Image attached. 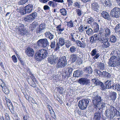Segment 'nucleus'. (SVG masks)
Here are the masks:
<instances>
[{
    "instance_id": "1",
    "label": "nucleus",
    "mask_w": 120,
    "mask_h": 120,
    "mask_svg": "<svg viewBox=\"0 0 120 120\" xmlns=\"http://www.w3.org/2000/svg\"><path fill=\"white\" fill-rule=\"evenodd\" d=\"M113 56L110 58L108 63L109 67H114L120 65V55L117 52H113Z\"/></svg>"
},
{
    "instance_id": "2",
    "label": "nucleus",
    "mask_w": 120,
    "mask_h": 120,
    "mask_svg": "<svg viewBox=\"0 0 120 120\" xmlns=\"http://www.w3.org/2000/svg\"><path fill=\"white\" fill-rule=\"evenodd\" d=\"M48 50L45 49L39 50L35 55V58L38 61H40L46 58L48 55Z\"/></svg>"
},
{
    "instance_id": "3",
    "label": "nucleus",
    "mask_w": 120,
    "mask_h": 120,
    "mask_svg": "<svg viewBox=\"0 0 120 120\" xmlns=\"http://www.w3.org/2000/svg\"><path fill=\"white\" fill-rule=\"evenodd\" d=\"M67 64L66 57L64 56H63L59 58L56 66L57 68H61L65 67Z\"/></svg>"
},
{
    "instance_id": "4",
    "label": "nucleus",
    "mask_w": 120,
    "mask_h": 120,
    "mask_svg": "<svg viewBox=\"0 0 120 120\" xmlns=\"http://www.w3.org/2000/svg\"><path fill=\"white\" fill-rule=\"evenodd\" d=\"M16 27L18 30L19 33L21 35H27L28 34V31L25 27L24 24L19 23L16 26Z\"/></svg>"
},
{
    "instance_id": "5",
    "label": "nucleus",
    "mask_w": 120,
    "mask_h": 120,
    "mask_svg": "<svg viewBox=\"0 0 120 120\" xmlns=\"http://www.w3.org/2000/svg\"><path fill=\"white\" fill-rule=\"evenodd\" d=\"M91 102L89 99H83L80 100L78 103V106L80 109L82 110L85 109L88 105Z\"/></svg>"
},
{
    "instance_id": "6",
    "label": "nucleus",
    "mask_w": 120,
    "mask_h": 120,
    "mask_svg": "<svg viewBox=\"0 0 120 120\" xmlns=\"http://www.w3.org/2000/svg\"><path fill=\"white\" fill-rule=\"evenodd\" d=\"M37 45L43 48L46 47L49 45V43L48 40L46 38L41 39L37 42Z\"/></svg>"
},
{
    "instance_id": "7",
    "label": "nucleus",
    "mask_w": 120,
    "mask_h": 120,
    "mask_svg": "<svg viewBox=\"0 0 120 120\" xmlns=\"http://www.w3.org/2000/svg\"><path fill=\"white\" fill-rule=\"evenodd\" d=\"M120 14V8L115 7L111 11L110 15L113 18H118Z\"/></svg>"
},
{
    "instance_id": "8",
    "label": "nucleus",
    "mask_w": 120,
    "mask_h": 120,
    "mask_svg": "<svg viewBox=\"0 0 120 120\" xmlns=\"http://www.w3.org/2000/svg\"><path fill=\"white\" fill-rule=\"evenodd\" d=\"M116 110L115 108L112 106L109 107L108 109L106 110L105 112V114L107 117L110 119L114 117L113 110Z\"/></svg>"
},
{
    "instance_id": "9",
    "label": "nucleus",
    "mask_w": 120,
    "mask_h": 120,
    "mask_svg": "<svg viewBox=\"0 0 120 120\" xmlns=\"http://www.w3.org/2000/svg\"><path fill=\"white\" fill-rule=\"evenodd\" d=\"M46 24L45 23L41 24L39 27L36 30V32L37 33L40 34L43 33L46 29Z\"/></svg>"
},
{
    "instance_id": "10",
    "label": "nucleus",
    "mask_w": 120,
    "mask_h": 120,
    "mask_svg": "<svg viewBox=\"0 0 120 120\" xmlns=\"http://www.w3.org/2000/svg\"><path fill=\"white\" fill-rule=\"evenodd\" d=\"M78 82L80 84L87 85L89 84L90 83V80L89 79L82 78L79 79Z\"/></svg>"
},
{
    "instance_id": "11",
    "label": "nucleus",
    "mask_w": 120,
    "mask_h": 120,
    "mask_svg": "<svg viewBox=\"0 0 120 120\" xmlns=\"http://www.w3.org/2000/svg\"><path fill=\"white\" fill-rule=\"evenodd\" d=\"M90 54L92 56H94L93 57L94 59H97L100 55L99 51L96 48H95L92 50Z\"/></svg>"
},
{
    "instance_id": "12",
    "label": "nucleus",
    "mask_w": 120,
    "mask_h": 120,
    "mask_svg": "<svg viewBox=\"0 0 120 120\" xmlns=\"http://www.w3.org/2000/svg\"><path fill=\"white\" fill-rule=\"evenodd\" d=\"M101 42L103 43L102 45L103 48H106L110 45L108 41V39L105 38L101 39Z\"/></svg>"
},
{
    "instance_id": "13",
    "label": "nucleus",
    "mask_w": 120,
    "mask_h": 120,
    "mask_svg": "<svg viewBox=\"0 0 120 120\" xmlns=\"http://www.w3.org/2000/svg\"><path fill=\"white\" fill-rule=\"evenodd\" d=\"M26 53L28 56L32 57L34 55V52L32 48L29 47L26 49Z\"/></svg>"
},
{
    "instance_id": "14",
    "label": "nucleus",
    "mask_w": 120,
    "mask_h": 120,
    "mask_svg": "<svg viewBox=\"0 0 120 120\" xmlns=\"http://www.w3.org/2000/svg\"><path fill=\"white\" fill-rule=\"evenodd\" d=\"M94 105L96 106V109H98L99 110L102 109L105 107V104L103 101Z\"/></svg>"
},
{
    "instance_id": "15",
    "label": "nucleus",
    "mask_w": 120,
    "mask_h": 120,
    "mask_svg": "<svg viewBox=\"0 0 120 120\" xmlns=\"http://www.w3.org/2000/svg\"><path fill=\"white\" fill-rule=\"evenodd\" d=\"M103 100L101 99V98L100 96L97 95L92 100L93 103L94 105H95Z\"/></svg>"
},
{
    "instance_id": "16",
    "label": "nucleus",
    "mask_w": 120,
    "mask_h": 120,
    "mask_svg": "<svg viewBox=\"0 0 120 120\" xmlns=\"http://www.w3.org/2000/svg\"><path fill=\"white\" fill-rule=\"evenodd\" d=\"M25 8L27 13L29 14L31 13L33 10V5L31 4H29L26 6Z\"/></svg>"
},
{
    "instance_id": "17",
    "label": "nucleus",
    "mask_w": 120,
    "mask_h": 120,
    "mask_svg": "<svg viewBox=\"0 0 120 120\" xmlns=\"http://www.w3.org/2000/svg\"><path fill=\"white\" fill-rule=\"evenodd\" d=\"M99 7V4L97 2H94L92 4V9L95 11L98 12Z\"/></svg>"
},
{
    "instance_id": "18",
    "label": "nucleus",
    "mask_w": 120,
    "mask_h": 120,
    "mask_svg": "<svg viewBox=\"0 0 120 120\" xmlns=\"http://www.w3.org/2000/svg\"><path fill=\"white\" fill-rule=\"evenodd\" d=\"M118 37L115 36L111 35L110 37L109 41L113 43H115L117 42L118 40Z\"/></svg>"
},
{
    "instance_id": "19",
    "label": "nucleus",
    "mask_w": 120,
    "mask_h": 120,
    "mask_svg": "<svg viewBox=\"0 0 120 120\" xmlns=\"http://www.w3.org/2000/svg\"><path fill=\"white\" fill-rule=\"evenodd\" d=\"M82 71L79 70H76L74 73L73 76L75 77H79L82 76Z\"/></svg>"
},
{
    "instance_id": "20",
    "label": "nucleus",
    "mask_w": 120,
    "mask_h": 120,
    "mask_svg": "<svg viewBox=\"0 0 120 120\" xmlns=\"http://www.w3.org/2000/svg\"><path fill=\"white\" fill-rule=\"evenodd\" d=\"M109 95V98L111 100H114L116 98L117 94L116 92H110Z\"/></svg>"
},
{
    "instance_id": "21",
    "label": "nucleus",
    "mask_w": 120,
    "mask_h": 120,
    "mask_svg": "<svg viewBox=\"0 0 120 120\" xmlns=\"http://www.w3.org/2000/svg\"><path fill=\"white\" fill-rule=\"evenodd\" d=\"M101 15L104 19H107L108 20L111 19L108 13L106 11H103L101 13Z\"/></svg>"
},
{
    "instance_id": "22",
    "label": "nucleus",
    "mask_w": 120,
    "mask_h": 120,
    "mask_svg": "<svg viewBox=\"0 0 120 120\" xmlns=\"http://www.w3.org/2000/svg\"><path fill=\"white\" fill-rule=\"evenodd\" d=\"M34 20L30 15H27L23 18V20L27 22H30Z\"/></svg>"
},
{
    "instance_id": "23",
    "label": "nucleus",
    "mask_w": 120,
    "mask_h": 120,
    "mask_svg": "<svg viewBox=\"0 0 120 120\" xmlns=\"http://www.w3.org/2000/svg\"><path fill=\"white\" fill-rule=\"evenodd\" d=\"M94 120H100L101 117V114L99 111L95 113L94 115Z\"/></svg>"
},
{
    "instance_id": "24",
    "label": "nucleus",
    "mask_w": 120,
    "mask_h": 120,
    "mask_svg": "<svg viewBox=\"0 0 120 120\" xmlns=\"http://www.w3.org/2000/svg\"><path fill=\"white\" fill-rule=\"evenodd\" d=\"M98 68V70L101 71L104 70L105 68V65L103 63L100 62L97 64Z\"/></svg>"
},
{
    "instance_id": "25",
    "label": "nucleus",
    "mask_w": 120,
    "mask_h": 120,
    "mask_svg": "<svg viewBox=\"0 0 120 120\" xmlns=\"http://www.w3.org/2000/svg\"><path fill=\"white\" fill-rule=\"evenodd\" d=\"M45 34L46 37L49 38L50 40H51L54 38V35L49 31L46 32Z\"/></svg>"
},
{
    "instance_id": "26",
    "label": "nucleus",
    "mask_w": 120,
    "mask_h": 120,
    "mask_svg": "<svg viewBox=\"0 0 120 120\" xmlns=\"http://www.w3.org/2000/svg\"><path fill=\"white\" fill-rule=\"evenodd\" d=\"M55 60L54 56H51L48 58V61L51 64H55Z\"/></svg>"
},
{
    "instance_id": "27",
    "label": "nucleus",
    "mask_w": 120,
    "mask_h": 120,
    "mask_svg": "<svg viewBox=\"0 0 120 120\" xmlns=\"http://www.w3.org/2000/svg\"><path fill=\"white\" fill-rule=\"evenodd\" d=\"M92 81L97 86L100 85L101 84H102V83L97 79H92Z\"/></svg>"
},
{
    "instance_id": "28",
    "label": "nucleus",
    "mask_w": 120,
    "mask_h": 120,
    "mask_svg": "<svg viewBox=\"0 0 120 120\" xmlns=\"http://www.w3.org/2000/svg\"><path fill=\"white\" fill-rule=\"evenodd\" d=\"M105 36L106 37H107L109 36L111 34L110 30L109 28L107 27L105 28Z\"/></svg>"
},
{
    "instance_id": "29",
    "label": "nucleus",
    "mask_w": 120,
    "mask_h": 120,
    "mask_svg": "<svg viewBox=\"0 0 120 120\" xmlns=\"http://www.w3.org/2000/svg\"><path fill=\"white\" fill-rule=\"evenodd\" d=\"M18 11L21 13V15H22L27 13L26 12L25 7L24 8L20 7L19 9V11Z\"/></svg>"
},
{
    "instance_id": "30",
    "label": "nucleus",
    "mask_w": 120,
    "mask_h": 120,
    "mask_svg": "<svg viewBox=\"0 0 120 120\" xmlns=\"http://www.w3.org/2000/svg\"><path fill=\"white\" fill-rule=\"evenodd\" d=\"M112 89L114 90H117V91H120V85L119 84H114L112 85Z\"/></svg>"
},
{
    "instance_id": "31",
    "label": "nucleus",
    "mask_w": 120,
    "mask_h": 120,
    "mask_svg": "<svg viewBox=\"0 0 120 120\" xmlns=\"http://www.w3.org/2000/svg\"><path fill=\"white\" fill-rule=\"evenodd\" d=\"M84 69L85 71H87V72L89 74H91L93 72L92 69L91 67L90 66L87 67Z\"/></svg>"
},
{
    "instance_id": "32",
    "label": "nucleus",
    "mask_w": 120,
    "mask_h": 120,
    "mask_svg": "<svg viewBox=\"0 0 120 120\" xmlns=\"http://www.w3.org/2000/svg\"><path fill=\"white\" fill-rule=\"evenodd\" d=\"M2 86V88L3 91L6 94H8L9 92V90L6 86V85H4V84L3 85V84Z\"/></svg>"
},
{
    "instance_id": "33",
    "label": "nucleus",
    "mask_w": 120,
    "mask_h": 120,
    "mask_svg": "<svg viewBox=\"0 0 120 120\" xmlns=\"http://www.w3.org/2000/svg\"><path fill=\"white\" fill-rule=\"evenodd\" d=\"M94 19L92 17H90L88 18L87 19V23L91 25L93 23H94Z\"/></svg>"
},
{
    "instance_id": "34",
    "label": "nucleus",
    "mask_w": 120,
    "mask_h": 120,
    "mask_svg": "<svg viewBox=\"0 0 120 120\" xmlns=\"http://www.w3.org/2000/svg\"><path fill=\"white\" fill-rule=\"evenodd\" d=\"M65 40L63 37L60 38L59 40V44L60 46H62L65 44Z\"/></svg>"
},
{
    "instance_id": "35",
    "label": "nucleus",
    "mask_w": 120,
    "mask_h": 120,
    "mask_svg": "<svg viewBox=\"0 0 120 120\" xmlns=\"http://www.w3.org/2000/svg\"><path fill=\"white\" fill-rule=\"evenodd\" d=\"M34 81L29 80H28V82L30 86L34 88H35L36 87V85Z\"/></svg>"
},
{
    "instance_id": "36",
    "label": "nucleus",
    "mask_w": 120,
    "mask_h": 120,
    "mask_svg": "<svg viewBox=\"0 0 120 120\" xmlns=\"http://www.w3.org/2000/svg\"><path fill=\"white\" fill-rule=\"evenodd\" d=\"M93 26H94L95 32H97L99 30L98 25L96 22H95Z\"/></svg>"
},
{
    "instance_id": "37",
    "label": "nucleus",
    "mask_w": 120,
    "mask_h": 120,
    "mask_svg": "<svg viewBox=\"0 0 120 120\" xmlns=\"http://www.w3.org/2000/svg\"><path fill=\"white\" fill-rule=\"evenodd\" d=\"M103 76L105 78L107 77L109 78L111 77V75L110 73L106 71H103Z\"/></svg>"
},
{
    "instance_id": "38",
    "label": "nucleus",
    "mask_w": 120,
    "mask_h": 120,
    "mask_svg": "<svg viewBox=\"0 0 120 120\" xmlns=\"http://www.w3.org/2000/svg\"><path fill=\"white\" fill-rule=\"evenodd\" d=\"M112 82V81L111 80H108L105 82L106 85H107L108 87V89L112 88V86L111 85Z\"/></svg>"
},
{
    "instance_id": "39",
    "label": "nucleus",
    "mask_w": 120,
    "mask_h": 120,
    "mask_svg": "<svg viewBox=\"0 0 120 120\" xmlns=\"http://www.w3.org/2000/svg\"><path fill=\"white\" fill-rule=\"evenodd\" d=\"M56 28L57 29V30L59 31L61 33L62 31H63L65 29L64 26H62L61 25H59L56 27Z\"/></svg>"
},
{
    "instance_id": "40",
    "label": "nucleus",
    "mask_w": 120,
    "mask_h": 120,
    "mask_svg": "<svg viewBox=\"0 0 120 120\" xmlns=\"http://www.w3.org/2000/svg\"><path fill=\"white\" fill-rule=\"evenodd\" d=\"M94 33L93 30L92 29L88 28V29L86 31V34L89 35H92Z\"/></svg>"
},
{
    "instance_id": "41",
    "label": "nucleus",
    "mask_w": 120,
    "mask_h": 120,
    "mask_svg": "<svg viewBox=\"0 0 120 120\" xmlns=\"http://www.w3.org/2000/svg\"><path fill=\"white\" fill-rule=\"evenodd\" d=\"M82 42L79 41H75V42L77 44L78 46L84 48L85 45L83 43V41H82Z\"/></svg>"
},
{
    "instance_id": "42",
    "label": "nucleus",
    "mask_w": 120,
    "mask_h": 120,
    "mask_svg": "<svg viewBox=\"0 0 120 120\" xmlns=\"http://www.w3.org/2000/svg\"><path fill=\"white\" fill-rule=\"evenodd\" d=\"M60 11L61 15L64 16L66 15L67 14V11L65 8H63L60 9Z\"/></svg>"
},
{
    "instance_id": "43",
    "label": "nucleus",
    "mask_w": 120,
    "mask_h": 120,
    "mask_svg": "<svg viewBox=\"0 0 120 120\" xmlns=\"http://www.w3.org/2000/svg\"><path fill=\"white\" fill-rule=\"evenodd\" d=\"M100 71V70L96 69L95 72L97 73L99 77H102L103 76V71L102 72Z\"/></svg>"
},
{
    "instance_id": "44",
    "label": "nucleus",
    "mask_w": 120,
    "mask_h": 120,
    "mask_svg": "<svg viewBox=\"0 0 120 120\" xmlns=\"http://www.w3.org/2000/svg\"><path fill=\"white\" fill-rule=\"evenodd\" d=\"M114 29L115 30V32L116 33H118L120 31V24H117Z\"/></svg>"
},
{
    "instance_id": "45",
    "label": "nucleus",
    "mask_w": 120,
    "mask_h": 120,
    "mask_svg": "<svg viewBox=\"0 0 120 120\" xmlns=\"http://www.w3.org/2000/svg\"><path fill=\"white\" fill-rule=\"evenodd\" d=\"M56 3L52 1H50L48 2V4L50 7H52V8H54L56 6V4L57 5Z\"/></svg>"
},
{
    "instance_id": "46",
    "label": "nucleus",
    "mask_w": 120,
    "mask_h": 120,
    "mask_svg": "<svg viewBox=\"0 0 120 120\" xmlns=\"http://www.w3.org/2000/svg\"><path fill=\"white\" fill-rule=\"evenodd\" d=\"M68 72L69 74L68 75H67V76L68 77H71L72 75V71L73 70V68H68Z\"/></svg>"
},
{
    "instance_id": "47",
    "label": "nucleus",
    "mask_w": 120,
    "mask_h": 120,
    "mask_svg": "<svg viewBox=\"0 0 120 120\" xmlns=\"http://www.w3.org/2000/svg\"><path fill=\"white\" fill-rule=\"evenodd\" d=\"M55 40H54L51 42V44L50 46L51 49H54L56 47Z\"/></svg>"
},
{
    "instance_id": "48",
    "label": "nucleus",
    "mask_w": 120,
    "mask_h": 120,
    "mask_svg": "<svg viewBox=\"0 0 120 120\" xmlns=\"http://www.w3.org/2000/svg\"><path fill=\"white\" fill-rule=\"evenodd\" d=\"M76 48L75 46H73L70 48L69 51L71 53H73L76 51Z\"/></svg>"
},
{
    "instance_id": "49",
    "label": "nucleus",
    "mask_w": 120,
    "mask_h": 120,
    "mask_svg": "<svg viewBox=\"0 0 120 120\" xmlns=\"http://www.w3.org/2000/svg\"><path fill=\"white\" fill-rule=\"evenodd\" d=\"M71 58H72V61L75 62L77 59V55L75 54H71Z\"/></svg>"
},
{
    "instance_id": "50",
    "label": "nucleus",
    "mask_w": 120,
    "mask_h": 120,
    "mask_svg": "<svg viewBox=\"0 0 120 120\" xmlns=\"http://www.w3.org/2000/svg\"><path fill=\"white\" fill-rule=\"evenodd\" d=\"M67 25L68 27L70 28L74 27L75 26L73 25V22L71 20L69 22H67Z\"/></svg>"
},
{
    "instance_id": "51",
    "label": "nucleus",
    "mask_w": 120,
    "mask_h": 120,
    "mask_svg": "<svg viewBox=\"0 0 120 120\" xmlns=\"http://www.w3.org/2000/svg\"><path fill=\"white\" fill-rule=\"evenodd\" d=\"M94 38H95V39L97 40H100V39H101V36L100 37L99 35V34H95L94 36H93Z\"/></svg>"
},
{
    "instance_id": "52",
    "label": "nucleus",
    "mask_w": 120,
    "mask_h": 120,
    "mask_svg": "<svg viewBox=\"0 0 120 120\" xmlns=\"http://www.w3.org/2000/svg\"><path fill=\"white\" fill-rule=\"evenodd\" d=\"M34 20L37 16V13L35 12H34L30 14Z\"/></svg>"
},
{
    "instance_id": "53",
    "label": "nucleus",
    "mask_w": 120,
    "mask_h": 120,
    "mask_svg": "<svg viewBox=\"0 0 120 120\" xmlns=\"http://www.w3.org/2000/svg\"><path fill=\"white\" fill-rule=\"evenodd\" d=\"M27 1V0H21L18 2V4L20 5H23L26 3Z\"/></svg>"
},
{
    "instance_id": "54",
    "label": "nucleus",
    "mask_w": 120,
    "mask_h": 120,
    "mask_svg": "<svg viewBox=\"0 0 120 120\" xmlns=\"http://www.w3.org/2000/svg\"><path fill=\"white\" fill-rule=\"evenodd\" d=\"M100 87L101 89L102 90H104L105 89L108 88L107 85H106L105 84V85H104L103 83L100 85Z\"/></svg>"
},
{
    "instance_id": "55",
    "label": "nucleus",
    "mask_w": 120,
    "mask_h": 120,
    "mask_svg": "<svg viewBox=\"0 0 120 120\" xmlns=\"http://www.w3.org/2000/svg\"><path fill=\"white\" fill-rule=\"evenodd\" d=\"M90 42L91 43L96 42L97 41L96 39H95V38L93 36H92L90 38Z\"/></svg>"
},
{
    "instance_id": "56",
    "label": "nucleus",
    "mask_w": 120,
    "mask_h": 120,
    "mask_svg": "<svg viewBox=\"0 0 120 120\" xmlns=\"http://www.w3.org/2000/svg\"><path fill=\"white\" fill-rule=\"evenodd\" d=\"M75 11L77 13L78 16H80L81 15L82 13L81 10L79 9H77Z\"/></svg>"
},
{
    "instance_id": "57",
    "label": "nucleus",
    "mask_w": 120,
    "mask_h": 120,
    "mask_svg": "<svg viewBox=\"0 0 120 120\" xmlns=\"http://www.w3.org/2000/svg\"><path fill=\"white\" fill-rule=\"evenodd\" d=\"M116 110H113V113L114 115H113L114 116H120V115L119 112L117 111Z\"/></svg>"
},
{
    "instance_id": "58",
    "label": "nucleus",
    "mask_w": 120,
    "mask_h": 120,
    "mask_svg": "<svg viewBox=\"0 0 120 120\" xmlns=\"http://www.w3.org/2000/svg\"><path fill=\"white\" fill-rule=\"evenodd\" d=\"M8 106L9 108V109L10 110L11 112V113H12L13 114L14 113L13 111H12L13 108V105H12V104L9 105Z\"/></svg>"
},
{
    "instance_id": "59",
    "label": "nucleus",
    "mask_w": 120,
    "mask_h": 120,
    "mask_svg": "<svg viewBox=\"0 0 120 120\" xmlns=\"http://www.w3.org/2000/svg\"><path fill=\"white\" fill-rule=\"evenodd\" d=\"M11 58L13 61L14 62L16 63L17 62V58L15 55L13 56Z\"/></svg>"
},
{
    "instance_id": "60",
    "label": "nucleus",
    "mask_w": 120,
    "mask_h": 120,
    "mask_svg": "<svg viewBox=\"0 0 120 120\" xmlns=\"http://www.w3.org/2000/svg\"><path fill=\"white\" fill-rule=\"evenodd\" d=\"M74 5L75 7H78L79 8H80L81 6L80 4L77 2L74 3Z\"/></svg>"
},
{
    "instance_id": "61",
    "label": "nucleus",
    "mask_w": 120,
    "mask_h": 120,
    "mask_svg": "<svg viewBox=\"0 0 120 120\" xmlns=\"http://www.w3.org/2000/svg\"><path fill=\"white\" fill-rule=\"evenodd\" d=\"M6 102L7 106L9 105L12 104V103L11 101L8 99L6 100Z\"/></svg>"
},
{
    "instance_id": "62",
    "label": "nucleus",
    "mask_w": 120,
    "mask_h": 120,
    "mask_svg": "<svg viewBox=\"0 0 120 120\" xmlns=\"http://www.w3.org/2000/svg\"><path fill=\"white\" fill-rule=\"evenodd\" d=\"M30 77H31V79H32L31 80L35 81H36V79L33 74H31Z\"/></svg>"
},
{
    "instance_id": "63",
    "label": "nucleus",
    "mask_w": 120,
    "mask_h": 120,
    "mask_svg": "<svg viewBox=\"0 0 120 120\" xmlns=\"http://www.w3.org/2000/svg\"><path fill=\"white\" fill-rule=\"evenodd\" d=\"M43 8L45 10H49L50 9L49 7L47 5H45L43 7Z\"/></svg>"
},
{
    "instance_id": "64",
    "label": "nucleus",
    "mask_w": 120,
    "mask_h": 120,
    "mask_svg": "<svg viewBox=\"0 0 120 120\" xmlns=\"http://www.w3.org/2000/svg\"><path fill=\"white\" fill-rule=\"evenodd\" d=\"M83 26L82 25L79 28V30L80 31V32H82L83 31Z\"/></svg>"
}]
</instances>
